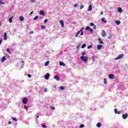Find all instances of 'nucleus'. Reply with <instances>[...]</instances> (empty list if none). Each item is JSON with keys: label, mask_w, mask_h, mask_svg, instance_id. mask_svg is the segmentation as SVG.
<instances>
[{"label": "nucleus", "mask_w": 128, "mask_h": 128, "mask_svg": "<svg viewBox=\"0 0 128 128\" xmlns=\"http://www.w3.org/2000/svg\"><path fill=\"white\" fill-rule=\"evenodd\" d=\"M82 30H84V28H81L80 30L78 31L77 33L76 34L75 37L78 38V34H80V36H84V31H82Z\"/></svg>", "instance_id": "1"}, {"label": "nucleus", "mask_w": 128, "mask_h": 128, "mask_svg": "<svg viewBox=\"0 0 128 128\" xmlns=\"http://www.w3.org/2000/svg\"><path fill=\"white\" fill-rule=\"evenodd\" d=\"M80 58L82 59V62H86V61L88 60V58L87 56L84 57V56H81L80 57Z\"/></svg>", "instance_id": "2"}, {"label": "nucleus", "mask_w": 128, "mask_h": 128, "mask_svg": "<svg viewBox=\"0 0 128 128\" xmlns=\"http://www.w3.org/2000/svg\"><path fill=\"white\" fill-rule=\"evenodd\" d=\"M124 54H120L118 57L114 58L115 60H120V58H124Z\"/></svg>", "instance_id": "3"}, {"label": "nucleus", "mask_w": 128, "mask_h": 128, "mask_svg": "<svg viewBox=\"0 0 128 128\" xmlns=\"http://www.w3.org/2000/svg\"><path fill=\"white\" fill-rule=\"evenodd\" d=\"M22 102L23 104H26L28 103V98H24L22 100Z\"/></svg>", "instance_id": "4"}, {"label": "nucleus", "mask_w": 128, "mask_h": 128, "mask_svg": "<svg viewBox=\"0 0 128 128\" xmlns=\"http://www.w3.org/2000/svg\"><path fill=\"white\" fill-rule=\"evenodd\" d=\"M50 75L49 74V73H47L44 76V78H46V80H48V78H50Z\"/></svg>", "instance_id": "5"}, {"label": "nucleus", "mask_w": 128, "mask_h": 128, "mask_svg": "<svg viewBox=\"0 0 128 128\" xmlns=\"http://www.w3.org/2000/svg\"><path fill=\"white\" fill-rule=\"evenodd\" d=\"M59 22H60V24H61L62 28H64V20H60L59 21Z\"/></svg>", "instance_id": "6"}, {"label": "nucleus", "mask_w": 128, "mask_h": 128, "mask_svg": "<svg viewBox=\"0 0 128 128\" xmlns=\"http://www.w3.org/2000/svg\"><path fill=\"white\" fill-rule=\"evenodd\" d=\"M109 78H110L111 80H114V76L112 74H110L108 75Z\"/></svg>", "instance_id": "7"}, {"label": "nucleus", "mask_w": 128, "mask_h": 128, "mask_svg": "<svg viewBox=\"0 0 128 128\" xmlns=\"http://www.w3.org/2000/svg\"><path fill=\"white\" fill-rule=\"evenodd\" d=\"M128 114H124L122 116V118H124V120H126V118H128Z\"/></svg>", "instance_id": "8"}, {"label": "nucleus", "mask_w": 128, "mask_h": 128, "mask_svg": "<svg viewBox=\"0 0 128 128\" xmlns=\"http://www.w3.org/2000/svg\"><path fill=\"white\" fill-rule=\"evenodd\" d=\"M90 26H93L94 30H96V25L92 22L90 23Z\"/></svg>", "instance_id": "9"}, {"label": "nucleus", "mask_w": 128, "mask_h": 128, "mask_svg": "<svg viewBox=\"0 0 128 128\" xmlns=\"http://www.w3.org/2000/svg\"><path fill=\"white\" fill-rule=\"evenodd\" d=\"M7 35H8V34H6V32L4 33V40H8V38L6 37Z\"/></svg>", "instance_id": "10"}, {"label": "nucleus", "mask_w": 128, "mask_h": 128, "mask_svg": "<svg viewBox=\"0 0 128 128\" xmlns=\"http://www.w3.org/2000/svg\"><path fill=\"white\" fill-rule=\"evenodd\" d=\"M102 36L103 38H106V32L102 31Z\"/></svg>", "instance_id": "11"}, {"label": "nucleus", "mask_w": 128, "mask_h": 128, "mask_svg": "<svg viewBox=\"0 0 128 128\" xmlns=\"http://www.w3.org/2000/svg\"><path fill=\"white\" fill-rule=\"evenodd\" d=\"M98 40L99 42V44H104V42H102V38H98Z\"/></svg>", "instance_id": "12"}, {"label": "nucleus", "mask_w": 128, "mask_h": 128, "mask_svg": "<svg viewBox=\"0 0 128 128\" xmlns=\"http://www.w3.org/2000/svg\"><path fill=\"white\" fill-rule=\"evenodd\" d=\"M40 14L41 16H44V11L42 10H40Z\"/></svg>", "instance_id": "13"}, {"label": "nucleus", "mask_w": 128, "mask_h": 128, "mask_svg": "<svg viewBox=\"0 0 128 128\" xmlns=\"http://www.w3.org/2000/svg\"><path fill=\"white\" fill-rule=\"evenodd\" d=\"M102 44H99V45H98L97 46V48L98 50H102Z\"/></svg>", "instance_id": "14"}, {"label": "nucleus", "mask_w": 128, "mask_h": 128, "mask_svg": "<svg viewBox=\"0 0 128 128\" xmlns=\"http://www.w3.org/2000/svg\"><path fill=\"white\" fill-rule=\"evenodd\" d=\"M6 60V56H4L1 60L2 62H4V60Z\"/></svg>", "instance_id": "15"}, {"label": "nucleus", "mask_w": 128, "mask_h": 128, "mask_svg": "<svg viewBox=\"0 0 128 128\" xmlns=\"http://www.w3.org/2000/svg\"><path fill=\"white\" fill-rule=\"evenodd\" d=\"M59 64L60 66H66V64L64 62H62L61 61H60L59 62Z\"/></svg>", "instance_id": "16"}, {"label": "nucleus", "mask_w": 128, "mask_h": 128, "mask_svg": "<svg viewBox=\"0 0 128 128\" xmlns=\"http://www.w3.org/2000/svg\"><path fill=\"white\" fill-rule=\"evenodd\" d=\"M54 78V80H57L58 81L60 80V77L58 76H55Z\"/></svg>", "instance_id": "17"}, {"label": "nucleus", "mask_w": 128, "mask_h": 128, "mask_svg": "<svg viewBox=\"0 0 128 128\" xmlns=\"http://www.w3.org/2000/svg\"><path fill=\"white\" fill-rule=\"evenodd\" d=\"M92 10V4H90L88 6V12H90V10Z\"/></svg>", "instance_id": "18"}, {"label": "nucleus", "mask_w": 128, "mask_h": 128, "mask_svg": "<svg viewBox=\"0 0 128 128\" xmlns=\"http://www.w3.org/2000/svg\"><path fill=\"white\" fill-rule=\"evenodd\" d=\"M96 126H97V128H100V126H102V124L100 122H98L96 124Z\"/></svg>", "instance_id": "19"}, {"label": "nucleus", "mask_w": 128, "mask_h": 128, "mask_svg": "<svg viewBox=\"0 0 128 128\" xmlns=\"http://www.w3.org/2000/svg\"><path fill=\"white\" fill-rule=\"evenodd\" d=\"M115 23L117 24V26H118L120 24V21L116 20Z\"/></svg>", "instance_id": "20"}, {"label": "nucleus", "mask_w": 128, "mask_h": 128, "mask_svg": "<svg viewBox=\"0 0 128 128\" xmlns=\"http://www.w3.org/2000/svg\"><path fill=\"white\" fill-rule=\"evenodd\" d=\"M21 22H22V20H24V16H20L19 18Z\"/></svg>", "instance_id": "21"}, {"label": "nucleus", "mask_w": 128, "mask_h": 128, "mask_svg": "<svg viewBox=\"0 0 128 128\" xmlns=\"http://www.w3.org/2000/svg\"><path fill=\"white\" fill-rule=\"evenodd\" d=\"M12 18H14V16H11L9 19V22H10V24H12Z\"/></svg>", "instance_id": "22"}, {"label": "nucleus", "mask_w": 128, "mask_h": 128, "mask_svg": "<svg viewBox=\"0 0 128 128\" xmlns=\"http://www.w3.org/2000/svg\"><path fill=\"white\" fill-rule=\"evenodd\" d=\"M102 22H104L105 24H106V19L104 18H102L101 19Z\"/></svg>", "instance_id": "23"}, {"label": "nucleus", "mask_w": 128, "mask_h": 128, "mask_svg": "<svg viewBox=\"0 0 128 128\" xmlns=\"http://www.w3.org/2000/svg\"><path fill=\"white\" fill-rule=\"evenodd\" d=\"M118 12H122V8H118Z\"/></svg>", "instance_id": "24"}, {"label": "nucleus", "mask_w": 128, "mask_h": 128, "mask_svg": "<svg viewBox=\"0 0 128 128\" xmlns=\"http://www.w3.org/2000/svg\"><path fill=\"white\" fill-rule=\"evenodd\" d=\"M48 64H50V61H47L44 64L45 66H48Z\"/></svg>", "instance_id": "25"}, {"label": "nucleus", "mask_w": 128, "mask_h": 128, "mask_svg": "<svg viewBox=\"0 0 128 128\" xmlns=\"http://www.w3.org/2000/svg\"><path fill=\"white\" fill-rule=\"evenodd\" d=\"M90 27L89 26H87L85 30H90Z\"/></svg>", "instance_id": "26"}, {"label": "nucleus", "mask_w": 128, "mask_h": 128, "mask_svg": "<svg viewBox=\"0 0 128 128\" xmlns=\"http://www.w3.org/2000/svg\"><path fill=\"white\" fill-rule=\"evenodd\" d=\"M60 88L62 90H64V88H65L64 86H60Z\"/></svg>", "instance_id": "27"}, {"label": "nucleus", "mask_w": 128, "mask_h": 128, "mask_svg": "<svg viewBox=\"0 0 128 128\" xmlns=\"http://www.w3.org/2000/svg\"><path fill=\"white\" fill-rule=\"evenodd\" d=\"M38 16H36L34 18V20H38Z\"/></svg>", "instance_id": "28"}, {"label": "nucleus", "mask_w": 128, "mask_h": 128, "mask_svg": "<svg viewBox=\"0 0 128 128\" xmlns=\"http://www.w3.org/2000/svg\"><path fill=\"white\" fill-rule=\"evenodd\" d=\"M86 46V44H83L82 46H81L82 48H84V47H85Z\"/></svg>", "instance_id": "29"}, {"label": "nucleus", "mask_w": 128, "mask_h": 128, "mask_svg": "<svg viewBox=\"0 0 128 128\" xmlns=\"http://www.w3.org/2000/svg\"><path fill=\"white\" fill-rule=\"evenodd\" d=\"M79 128H84V124H80V126Z\"/></svg>", "instance_id": "30"}, {"label": "nucleus", "mask_w": 128, "mask_h": 128, "mask_svg": "<svg viewBox=\"0 0 128 128\" xmlns=\"http://www.w3.org/2000/svg\"><path fill=\"white\" fill-rule=\"evenodd\" d=\"M90 32H92V34L94 32V30H92V28H90L89 29Z\"/></svg>", "instance_id": "31"}, {"label": "nucleus", "mask_w": 128, "mask_h": 128, "mask_svg": "<svg viewBox=\"0 0 128 128\" xmlns=\"http://www.w3.org/2000/svg\"><path fill=\"white\" fill-rule=\"evenodd\" d=\"M84 8V5H80V10H82V8Z\"/></svg>", "instance_id": "32"}, {"label": "nucleus", "mask_w": 128, "mask_h": 128, "mask_svg": "<svg viewBox=\"0 0 128 128\" xmlns=\"http://www.w3.org/2000/svg\"><path fill=\"white\" fill-rule=\"evenodd\" d=\"M104 84H106V78H104Z\"/></svg>", "instance_id": "33"}, {"label": "nucleus", "mask_w": 128, "mask_h": 128, "mask_svg": "<svg viewBox=\"0 0 128 128\" xmlns=\"http://www.w3.org/2000/svg\"><path fill=\"white\" fill-rule=\"evenodd\" d=\"M24 110H28V106L24 105Z\"/></svg>", "instance_id": "34"}, {"label": "nucleus", "mask_w": 128, "mask_h": 128, "mask_svg": "<svg viewBox=\"0 0 128 128\" xmlns=\"http://www.w3.org/2000/svg\"><path fill=\"white\" fill-rule=\"evenodd\" d=\"M12 120H14V122L17 121L16 118H12Z\"/></svg>", "instance_id": "35"}, {"label": "nucleus", "mask_w": 128, "mask_h": 128, "mask_svg": "<svg viewBox=\"0 0 128 128\" xmlns=\"http://www.w3.org/2000/svg\"><path fill=\"white\" fill-rule=\"evenodd\" d=\"M114 112H115V114H118V108H115L114 109Z\"/></svg>", "instance_id": "36"}, {"label": "nucleus", "mask_w": 128, "mask_h": 128, "mask_svg": "<svg viewBox=\"0 0 128 128\" xmlns=\"http://www.w3.org/2000/svg\"><path fill=\"white\" fill-rule=\"evenodd\" d=\"M92 48V46L90 45L88 46V48L90 49V48Z\"/></svg>", "instance_id": "37"}, {"label": "nucleus", "mask_w": 128, "mask_h": 128, "mask_svg": "<svg viewBox=\"0 0 128 128\" xmlns=\"http://www.w3.org/2000/svg\"><path fill=\"white\" fill-rule=\"evenodd\" d=\"M41 28H42V29L46 28V26H41Z\"/></svg>", "instance_id": "38"}, {"label": "nucleus", "mask_w": 128, "mask_h": 128, "mask_svg": "<svg viewBox=\"0 0 128 128\" xmlns=\"http://www.w3.org/2000/svg\"><path fill=\"white\" fill-rule=\"evenodd\" d=\"M7 52H8V54H10V48H7Z\"/></svg>", "instance_id": "39"}, {"label": "nucleus", "mask_w": 128, "mask_h": 128, "mask_svg": "<svg viewBox=\"0 0 128 128\" xmlns=\"http://www.w3.org/2000/svg\"><path fill=\"white\" fill-rule=\"evenodd\" d=\"M28 78H32V75L31 74H27Z\"/></svg>", "instance_id": "40"}, {"label": "nucleus", "mask_w": 128, "mask_h": 128, "mask_svg": "<svg viewBox=\"0 0 128 128\" xmlns=\"http://www.w3.org/2000/svg\"><path fill=\"white\" fill-rule=\"evenodd\" d=\"M84 54H86V52H82V56H84Z\"/></svg>", "instance_id": "41"}, {"label": "nucleus", "mask_w": 128, "mask_h": 128, "mask_svg": "<svg viewBox=\"0 0 128 128\" xmlns=\"http://www.w3.org/2000/svg\"><path fill=\"white\" fill-rule=\"evenodd\" d=\"M50 108H52V110H56V108L54 106H51Z\"/></svg>", "instance_id": "42"}, {"label": "nucleus", "mask_w": 128, "mask_h": 128, "mask_svg": "<svg viewBox=\"0 0 128 128\" xmlns=\"http://www.w3.org/2000/svg\"><path fill=\"white\" fill-rule=\"evenodd\" d=\"M44 24H46V22H48V19H46V20H44Z\"/></svg>", "instance_id": "43"}, {"label": "nucleus", "mask_w": 128, "mask_h": 128, "mask_svg": "<svg viewBox=\"0 0 128 128\" xmlns=\"http://www.w3.org/2000/svg\"><path fill=\"white\" fill-rule=\"evenodd\" d=\"M74 8H76V6H78V4H74Z\"/></svg>", "instance_id": "44"}, {"label": "nucleus", "mask_w": 128, "mask_h": 128, "mask_svg": "<svg viewBox=\"0 0 128 128\" xmlns=\"http://www.w3.org/2000/svg\"><path fill=\"white\" fill-rule=\"evenodd\" d=\"M46 125H42V128H46Z\"/></svg>", "instance_id": "45"}, {"label": "nucleus", "mask_w": 128, "mask_h": 128, "mask_svg": "<svg viewBox=\"0 0 128 128\" xmlns=\"http://www.w3.org/2000/svg\"><path fill=\"white\" fill-rule=\"evenodd\" d=\"M4 3L2 2V1H0V4H4Z\"/></svg>", "instance_id": "46"}, {"label": "nucleus", "mask_w": 128, "mask_h": 128, "mask_svg": "<svg viewBox=\"0 0 128 128\" xmlns=\"http://www.w3.org/2000/svg\"><path fill=\"white\" fill-rule=\"evenodd\" d=\"M34 14V11H32L30 13V16H32V14Z\"/></svg>", "instance_id": "47"}, {"label": "nucleus", "mask_w": 128, "mask_h": 128, "mask_svg": "<svg viewBox=\"0 0 128 128\" xmlns=\"http://www.w3.org/2000/svg\"><path fill=\"white\" fill-rule=\"evenodd\" d=\"M32 2H36V0H30Z\"/></svg>", "instance_id": "48"}, {"label": "nucleus", "mask_w": 128, "mask_h": 128, "mask_svg": "<svg viewBox=\"0 0 128 128\" xmlns=\"http://www.w3.org/2000/svg\"><path fill=\"white\" fill-rule=\"evenodd\" d=\"M30 34H34V31H31L30 32Z\"/></svg>", "instance_id": "49"}, {"label": "nucleus", "mask_w": 128, "mask_h": 128, "mask_svg": "<svg viewBox=\"0 0 128 128\" xmlns=\"http://www.w3.org/2000/svg\"><path fill=\"white\" fill-rule=\"evenodd\" d=\"M44 92H48V90H46V88H45V89H44Z\"/></svg>", "instance_id": "50"}, {"label": "nucleus", "mask_w": 128, "mask_h": 128, "mask_svg": "<svg viewBox=\"0 0 128 128\" xmlns=\"http://www.w3.org/2000/svg\"><path fill=\"white\" fill-rule=\"evenodd\" d=\"M117 114H120V111H118Z\"/></svg>", "instance_id": "51"}, {"label": "nucleus", "mask_w": 128, "mask_h": 128, "mask_svg": "<svg viewBox=\"0 0 128 128\" xmlns=\"http://www.w3.org/2000/svg\"><path fill=\"white\" fill-rule=\"evenodd\" d=\"M8 124H12V122L10 121L8 122Z\"/></svg>", "instance_id": "52"}, {"label": "nucleus", "mask_w": 128, "mask_h": 128, "mask_svg": "<svg viewBox=\"0 0 128 128\" xmlns=\"http://www.w3.org/2000/svg\"><path fill=\"white\" fill-rule=\"evenodd\" d=\"M112 38V35H110V36H108V38Z\"/></svg>", "instance_id": "53"}, {"label": "nucleus", "mask_w": 128, "mask_h": 128, "mask_svg": "<svg viewBox=\"0 0 128 128\" xmlns=\"http://www.w3.org/2000/svg\"><path fill=\"white\" fill-rule=\"evenodd\" d=\"M2 40H0V44H2Z\"/></svg>", "instance_id": "54"}, {"label": "nucleus", "mask_w": 128, "mask_h": 128, "mask_svg": "<svg viewBox=\"0 0 128 128\" xmlns=\"http://www.w3.org/2000/svg\"><path fill=\"white\" fill-rule=\"evenodd\" d=\"M101 14H102H102H104V12H101Z\"/></svg>", "instance_id": "55"}, {"label": "nucleus", "mask_w": 128, "mask_h": 128, "mask_svg": "<svg viewBox=\"0 0 128 128\" xmlns=\"http://www.w3.org/2000/svg\"><path fill=\"white\" fill-rule=\"evenodd\" d=\"M77 48H80V46H77Z\"/></svg>", "instance_id": "56"}, {"label": "nucleus", "mask_w": 128, "mask_h": 128, "mask_svg": "<svg viewBox=\"0 0 128 128\" xmlns=\"http://www.w3.org/2000/svg\"><path fill=\"white\" fill-rule=\"evenodd\" d=\"M40 118V116H36V118Z\"/></svg>", "instance_id": "57"}, {"label": "nucleus", "mask_w": 128, "mask_h": 128, "mask_svg": "<svg viewBox=\"0 0 128 128\" xmlns=\"http://www.w3.org/2000/svg\"><path fill=\"white\" fill-rule=\"evenodd\" d=\"M22 64H24V61H22Z\"/></svg>", "instance_id": "58"}]
</instances>
